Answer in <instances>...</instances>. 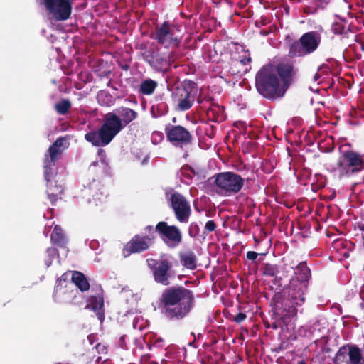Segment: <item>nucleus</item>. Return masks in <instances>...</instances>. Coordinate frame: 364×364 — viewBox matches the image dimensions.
<instances>
[{"label":"nucleus","instance_id":"1","mask_svg":"<svg viewBox=\"0 0 364 364\" xmlns=\"http://www.w3.org/2000/svg\"><path fill=\"white\" fill-rule=\"evenodd\" d=\"M282 272L284 276H291V279L284 289V297L282 295L274 296V310L283 318L293 317L297 314V306L305 301L311 270L305 262L296 264L294 261L284 260Z\"/></svg>","mask_w":364,"mask_h":364},{"label":"nucleus","instance_id":"2","mask_svg":"<svg viewBox=\"0 0 364 364\" xmlns=\"http://www.w3.org/2000/svg\"><path fill=\"white\" fill-rule=\"evenodd\" d=\"M292 69L291 65L284 63L263 66L255 77L259 93L272 100L284 96L290 83Z\"/></svg>","mask_w":364,"mask_h":364},{"label":"nucleus","instance_id":"3","mask_svg":"<svg viewBox=\"0 0 364 364\" xmlns=\"http://www.w3.org/2000/svg\"><path fill=\"white\" fill-rule=\"evenodd\" d=\"M121 116L122 119L113 113L107 114L102 127L97 131L87 133L85 139L94 146L107 145L124 126L136 118L137 113L129 108H124Z\"/></svg>","mask_w":364,"mask_h":364},{"label":"nucleus","instance_id":"4","mask_svg":"<svg viewBox=\"0 0 364 364\" xmlns=\"http://www.w3.org/2000/svg\"><path fill=\"white\" fill-rule=\"evenodd\" d=\"M193 300L192 292L186 289L171 288L166 289L161 297L164 313L169 318H182L193 308Z\"/></svg>","mask_w":364,"mask_h":364},{"label":"nucleus","instance_id":"5","mask_svg":"<svg viewBox=\"0 0 364 364\" xmlns=\"http://www.w3.org/2000/svg\"><path fill=\"white\" fill-rule=\"evenodd\" d=\"M65 139L58 138L49 148L48 154L45 155L44 159V176L47 181V195L48 198L53 205L58 199L61 198L63 191V188L60 184H57V181L53 180L56 176L52 172L53 166L55 162L60 157L63 149L61 147L63 146Z\"/></svg>","mask_w":364,"mask_h":364},{"label":"nucleus","instance_id":"6","mask_svg":"<svg viewBox=\"0 0 364 364\" xmlns=\"http://www.w3.org/2000/svg\"><path fill=\"white\" fill-rule=\"evenodd\" d=\"M328 169L339 179L350 177L364 170V154L354 151H345L336 164H328Z\"/></svg>","mask_w":364,"mask_h":364},{"label":"nucleus","instance_id":"7","mask_svg":"<svg viewBox=\"0 0 364 364\" xmlns=\"http://www.w3.org/2000/svg\"><path fill=\"white\" fill-rule=\"evenodd\" d=\"M215 191L221 196L228 197L240 191L245 180L233 172H223L215 176Z\"/></svg>","mask_w":364,"mask_h":364},{"label":"nucleus","instance_id":"8","mask_svg":"<svg viewBox=\"0 0 364 364\" xmlns=\"http://www.w3.org/2000/svg\"><path fill=\"white\" fill-rule=\"evenodd\" d=\"M321 35L316 31H309L303 34L299 41L290 44L289 55L304 57L314 53L321 43Z\"/></svg>","mask_w":364,"mask_h":364},{"label":"nucleus","instance_id":"9","mask_svg":"<svg viewBox=\"0 0 364 364\" xmlns=\"http://www.w3.org/2000/svg\"><path fill=\"white\" fill-rule=\"evenodd\" d=\"M152 38L164 48H177L181 41L178 31L168 22L163 23L152 33Z\"/></svg>","mask_w":364,"mask_h":364},{"label":"nucleus","instance_id":"10","mask_svg":"<svg viewBox=\"0 0 364 364\" xmlns=\"http://www.w3.org/2000/svg\"><path fill=\"white\" fill-rule=\"evenodd\" d=\"M196 93L197 89L193 82H186L178 87L174 92L178 109L181 111L189 109L195 101Z\"/></svg>","mask_w":364,"mask_h":364},{"label":"nucleus","instance_id":"11","mask_svg":"<svg viewBox=\"0 0 364 364\" xmlns=\"http://www.w3.org/2000/svg\"><path fill=\"white\" fill-rule=\"evenodd\" d=\"M70 273L66 272L58 279L54 290L53 297L57 302H70L76 296L77 290L73 289L72 283L67 282Z\"/></svg>","mask_w":364,"mask_h":364},{"label":"nucleus","instance_id":"12","mask_svg":"<svg viewBox=\"0 0 364 364\" xmlns=\"http://www.w3.org/2000/svg\"><path fill=\"white\" fill-rule=\"evenodd\" d=\"M43 4L57 21L67 20L71 14L72 4L70 0H43Z\"/></svg>","mask_w":364,"mask_h":364},{"label":"nucleus","instance_id":"13","mask_svg":"<svg viewBox=\"0 0 364 364\" xmlns=\"http://www.w3.org/2000/svg\"><path fill=\"white\" fill-rule=\"evenodd\" d=\"M156 231L170 247H175L181 242V233L176 226L168 225L166 222H159L156 226Z\"/></svg>","mask_w":364,"mask_h":364},{"label":"nucleus","instance_id":"14","mask_svg":"<svg viewBox=\"0 0 364 364\" xmlns=\"http://www.w3.org/2000/svg\"><path fill=\"white\" fill-rule=\"evenodd\" d=\"M170 200L177 220L181 223H187L191 209L186 199L181 194L173 193L171 196Z\"/></svg>","mask_w":364,"mask_h":364},{"label":"nucleus","instance_id":"15","mask_svg":"<svg viewBox=\"0 0 364 364\" xmlns=\"http://www.w3.org/2000/svg\"><path fill=\"white\" fill-rule=\"evenodd\" d=\"M335 364H363L360 349L346 346L340 348L335 358Z\"/></svg>","mask_w":364,"mask_h":364},{"label":"nucleus","instance_id":"16","mask_svg":"<svg viewBox=\"0 0 364 364\" xmlns=\"http://www.w3.org/2000/svg\"><path fill=\"white\" fill-rule=\"evenodd\" d=\"M168 139L176 146L182 147L191 141L190 132L182 126H171L166 130Z\"/></svg>","mask_w":364,"mask_h":364},{"label":"nucleus","instance_id":"17","mask_svg":"<svg viewBox=\"0 0 364 364\" xmlns=\"http://www.w3.org/2000/svg\"><path fill=\"white\" fill-rule=\"evenodd\" d=\"M151 239L148 237L135 236L124 247L123 254L124 257L128 256L132 252H139L144 251L149 247Z\"/></svg>","mask_w":364,"mask_h":364},{"label":"nucleus","instance_id":"18","mask_svg":"<svg viewBox=\"0 0 364 364\" xmlns=\"http://www.w3.org/2000/svg\"><path fill=\"white\" fill-rule=\"evenodd\" d=\"M85 195L90 196L92 197V200L88 199L89 202L92 201L98 205L100 203L105 200L107 195L102 191V186L99 181L93 180L87 187H85Z\"/></svg>","mask_w":364,"mask_h":364},{"label":"nucleus","instance_id":"19","mask_svg":"<svg viewBox=\"0 0 364 364\" xmlns=\"http://www.w3.org/2000/svg\"><path fill=\"white\" fill-rule=\"evenodd\" d=\"M171 267V264L166 259L160 260L155 262V267L154 269V276L155 280L164 285L169 284L168 271Z\"/></svg>","mask_w":364,"mask_h":364},{"label":"nucleus","instance_id":"20","mask_svg":"<svg viewBox=\"0 0 364 364\" xmlns=\"http://www.w3.org/2000/svg\"><path fill=\"white\" fill-rule=\"evenodd\" d=\"M109 170L108 163L106 159V154L103 149H99L97 153V159L93 161L89 167L90 173H96L102 176L107 173Z\"/></svg>","mask_w":364,"mask_h":364},{"label":"nucleus","instance_id":"21","mask_svg":"<svg viewBox=\"0 0 364 364\" xmlns=\"http://www.w3.org/2000/svg\"><path fill=\"white\" fill-rule=\"evenodd\" d=\"M87 306L96 313V315L100 321H103L105 316L103 311L104 300L102 296H90L87 299Z\"/></svg>","mask_w":364,"mask_h":364},{"label":"nucleus","instance_id":"22","mask_svg":"<svg viewBox=\"0 0 364 364\" xmlns=\"http://www.w3.org/2000/svg\"><path fill=\"white\" fill-rule=\"evenodd\" d=\"M71 275L72 282L73 287L76 286L82 291H85L89 289L90 284L85 278V275L80 272H70Z\"/></svg>","mask_w":364,"mask_h":364},{"label":"nucleus","instance_id":"23","mask_svg":"<svg viewBox=\"0 0 364 364\" xmlns=\"http://www.w3.org/2000/svg\"><path fill=\"white\" fill-rule=\"evenodd\" d=\"M180 259L182 265L189 269L196 268L197 258L195 253L192 251H185L180 254Z\"/></svg>","mask_w":364,"mask_h":364},{"label":"nucleus","instance_id":"24","mask_svg":"<svg viewBox=\"0 0 364 364\" xmlns=\"http://www.w3.org/2000/svg\"><path fill=\"white\" fill-rule=\"evenodd\" d=\"M134 346L135 348L133 350L134 353L136 355L141 358V362L145 363L148 360L149 358V355H144L141 351L144 349V346H146L149 348V344H147L142 337L137 338L134 340Z\"/></svg>","mask_w":364,"mask_h":364},{"label":"nucleus","instance_id":"25","mask_svg":"<svg viewBox=\"0 0 364 364\" xmlns=\"http://www.w3.org/2000/svg\"><path fill=\"white\" fill-rule=\"evenodd\" d=\"M157 85L158 83L155 80L146 79L141 82L139 92L145 95H150L154 93Z\"/></svg>","mask_w":364,"mask_h":364},{"label":"nucleus","instance_id":"26","mask_svg":"<svg viewBox=\"0 0 364 364\" xmlns=\"http://www.w3.org/2000/svg\"><path fill=\"white\" fill-rule=\"evenodd\" d=\"M97 100L102 106H111L114 103V98L107 91L101 90L97 93Z\"/></svg>","mask_w":364,"mask_h":364},{"label":"nucleus","instance_id":"27","mask_svg":"<svg viewBox=\"0 0 364 364\" xmlns=\"http://www.w3.org/2000/svg\"><path fill=\"white\" fill-rule=\"evenodd\" d=\"M51 240L54 244L59 245L60 247H63L64 245L65 237L63 230L59 225H55L54 227L53 231L51 234Z\"/></svg>","mask_w":364,"mask_h":364},{"label":"nucleus","instance_id":"28","mask_svg":"<svg viewBox=\"0 0 364 364\" xmlns=\"http://www.w3.org/2000/svg\"><path fill=\"white\" fill-rule=\"evenodd\" d=\"M168 112L167 105L164 103H159L152 105L151 108V114L154 118H157L166 114Z\"/></svg>","mask_w":364,"mask_h":364},{"label":"nucleus","instance_id":"29","mask_svg":"<svg viewBox=\"0 0 364 364\" xmlns=\"http://www.w3.org/2000/svg\"><path fill=\"white\" fill-rule=\"evenodd\" d=\"M332 31L335 34H346L348 31V28L344 22H336L333 23L331 26Z\"/></svg>","mask_w":364,"mask_h":364},{"label":"nucleus","instance_id":"30","mask_svg":"<svg viewBox=\"0 0 364 364\" xmlns=\"http://www.w3.org/2000/svg\"><path fill=\"white\" fill-rule=\"evenodd\" d=\"M71 105L68 100H63L55 105V109L59 114H64L70 108Z\"/></svg>","mask_w":364,"mask_h":364},{"label":"nucleus","instance_id":"31","mask_svg":"<svg viewBox=\"0 0 364 364\" xmlns=\"http://www.w3.org/2000/svg\"><path fill=\"white\" fill-rule=\"evenodd\" d=\"M57 255V250L54 247H49L46 252L45 263L47 267L52 264V260Z\"/></svg>","mask_w":364,"mask_h":364},{"label":"nucleus","instance_id":"32","mask_svg":"<svg viewBox=\"0 0 364 364\" xmlns=\"http://www.w3.org/2000/svg\"><path fill=\"white\" fill-rule=\"evenodd\" d=\"M262 272L267 276L274 277L277 274L278 269L276 265L265 264L262 267Z\"/></svg>","mask_w":364,"mask_h":364},{"label":"nucleus","instance_id":"33","mask_svg":"<svg viewBox=\"0 0 364 364\" xmlns=\"http://www.w3.org/2000/svg\"><path fill=\"white\" fill-rule=\"evenodd\" d=\"M239 62L246 66L244 72H247L250 69V63L251 62L250 54L248 51H245L242 56L239 57Z\"/></svg>","mask_w":364,"mask_h":364},{"label":"nucleus","instance_id":"34","mask_svg":"<svg viewBox=\"0 0 364 364\" xmlns=\"http://www.w3.org/2000/svg\"><path fill=\"white\" fill-rule=\"evenodd\" d=\"M173 348H168L166 353V358L162 360V364H174L176 362V356L173 355Z\"/></svg>","mask_w":364,"mask_h":364},{"label":"nucleus","instance_id":"35","mask_svg":"<svg viewBox=\"0 0 364 364\" xmlns=\"http://www.w3.org/2000/svg\"><path fill=\"white\" fill-rule=\"evenodd\" d=\"M164 139V134L159 131H154L151 136V141L152 144L156 145L161 143Z\"/></svg>","mask_w":364,"mask_h":364},{"label":"nucleus","instance_id":"36","mask_svg":"<svg viewBox=\"0 0 364 364\" xmlns=\"http://www.w3.org/2000/svg\"><path fill=\"white\" fill-rule=\"evenodd\" d=\"M144 319L139 316H135L133 320V328L134 329H139V331H141L144 328Z\"/></svg>","mask_w":364,"mask_h":364},{"label":"nucleus","instance_id":"37","mask_svg":"<svg viewBox=\"0 0 364 364\" xmlns=\"http://www.w3.org/2000/svg\"><path fill=\"white\" fill-rule=\"evenodd\" d=\"M323 69H327V68H320L318 72L314 76V82H317L318 84H320L321 81L324 80V77H323Z\"/></svg>","mask_w":364,"mask_h":364},{"label":"nucleus","instance_id":"38","mask_svg":"<svg viewBox=\"0 0 364 364\" xmlns=\"http://www.w3.org/2000/svg\"><path fill=\"white\" fill-rule=\"evenodd\" d=\"M216 225L213 220H208L205 225V231L207 232H213L215 230Z\"/></svg>","mask_w":364,"mask_h":364},{"label":"nucleus","instance_id":"39","mask_svg":"<svg viewBox=\"0 0 364 364\" xmlns=\"http://www.w3.org/2000/svg\"><path fill=\"white\" fill-rule=\"evenodd\" d=\"M152 346L154 348H162L165 346V342L161 338H156L152 342Z\"/></svg>","mask_w":364,"mask_h":364},{"label":"nucleus","instance_id":"40","mask_svg":"<svg viewBox=\"0 0 364 364\" xmlns=\"http://www.w3.org/2000/svg\"><path fill=\"white\" fill-rule=\"evenodd\" d=\"M259 255L258 253H257L256 252H254V251H248L247 252V258L250 260H255L257 257V256Z\"/></svg>","mask_w":364,"mask_h":364},{"label":"nucleus","instance_id":"41","mask_svg":"<svg viewBox=\"0 0 364 364\" xmlns=\"http://www.w3.org/2000/svg\"><path fill=\"white\" fill-rule=\"evenodd\" d=\"M246 315L244 313L240 312L235 317V321L237 323H240L243 321L246 318Z\"/></svg>","mask_w":364,"mask_h":364},{"label":"nucleus","instance_id":"42","mask_svg":"<svg viewBox=\"0 0 364 364\" xmlns=\"http://www.w3.org/2000/svg\"><path fill=\"white\" fill-rule=\"evenodd\" d=\"M127 338V336H122L120 337V338L119 340V346L123 349H126L127 348V343H126Z\"/></svg>","mask_w":364,"mask_h":364},{"label":"nucleus","instance_id":"43","mask_svg":"<svg viewBox=\"0 0 364 364\" xmlns=\"http://www.w3.org/2000/svg\"><path fill=\"white\" fill-rule=\"evenodd\" d=\"M315 1L318 6L323 8L328 4L330 0H315Z\"/></svg>","mask_w":364,"mask_h":364},{"label":"nucleus","instance_id":"44","mask_svg":"<svg viewBox=\"0 0 364 364\" xmlns=\"http://www.w3.org/2000/svg\"><path fill=\"white\" fill-rule=\"evenodd\" d=\"M96 349H97V351H102H102L106 350V348L105 347V346L98 343V344L96 345Z\"/></svg>","mask_w":364,"mask_h":364},{"label":"nucleus","instance_id":"45","mask_svg":"<svg viewBox=\"0 0 364 364\" xmlns=\"http://www.w3.org/2000/svg\"><path fill=\"white\" fill-rule=\"evenodd\" d=\"M92 336H88V337H87V339L90 341V344H92Z\"/></svg>","mask_w":364,"mask_h":364},{"label":"nucleus","instance_id":"46","mask_svg":"<svg viewBox=\"0 0 364 364\" xmlns=\"http://www.w3.org/2000/svg\"><path fill=\"white\" fill-rule=\"evenodd\" d=\"M147 229H149V230H153V227L152 226H148L146 227Z\"/></svg>","mask_w":364,"mask_h":364},{"label":"nucleus","instance_id":"47","mask_svg":"<svg viewBox=\"0 0 364 364\" xmlns=\"http://www.w3.org/2000/svg\"><path fill=\"white\" fill-rule=\"evenodd\" d=\"M361 48H362V50H364V46L363 45L361 46Z\"/></svg>","mask_w":364,"mask_h":364},{"label":"nucleus","instance_id":"48","mask_svg":"<svg viewBox=\"0 0 364 364\" xmlns=\"http://www.w3.org/2000/svg\"><path fill=\"white\" fill-rule=\"evenodd\" d=\"M363 25H364V21H363Z\"/></svg>","mask_w":364,"mask_h":364}]
</instances>
